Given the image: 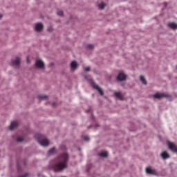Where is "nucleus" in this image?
Here are the masks:
<instances>
[{
	"mask_svg": "<svg viewBox=\"0 0 177 177\" xmlns=\"http://www.w3.org/2000/svg\"><path fill=\"white\" fill-rule=\"evenodd\" d=\"M68 154L67 153H61L51 165L52 169L55 172H60L67 168V162H68Z\"/></svg>",
	"mask_w": 177,
	"mask_h": 177,
	"instance_id": "obj_1",
	"label": "nucleus"
},
{
	"mask_svg": "<svg viewBox=\"0 0 177 177\" xmlns=\"http://www.w3.org/2000/svg\"><path fill=\"white\" fill-rule=\"evenodd\" d=\"M35 139H37V142H39L41 146L49 145V140L44 138V135L37 133L35 135Z\"/></svg>",
	"mask_w": 177,
	"mask_h": 177,
	"instance_id": "obj_2",
	"label": "nucleus"
},
{
	"mask_svg": "<svg viewBox=\"0 0 177 177\" xmlns=\"http://www.w3.org/2000/svg\"><path fill=\"white\" fill-rule=\"evenodd\" d=\"M91 85L94 89H96L99 92L101 96H103L104 95L103 90H102V88H100V87L97 84H95V82L91 81Z\"/></svg>",
	"mask_w": 177,
	"mask_h": 177,
	"instance_id": "obj_3",
	"label": "nucleus"
},
{
	"mask_svg": "<svg viewBox=\"0 0 177 177\" xmlns=\"http://www.w3.org/2000/svg\"><path fill=\"white\" fill-rule=\"evenodd\" d=\"M168 147L171 151L174 153H177V146L174 143L169 142Z\"/></svg>",
	"mask_w": 177,
	"mask_h": 177,
	"instance_id": "obj_4",
	"label": "nucleus"
},
{
	"mask_svg": "<svg viewBox=\"0 0 177 177\" xmlns=\"http://www.w3.org/2000/svg\"><path fill=\"white\" fill-rule=\"evenodd\" d=\"M118 81H125L127 80V75L124 74V72L121 71L118 75Z\"/></svg>",
	"mask_w": 177,
	"mask_h": 177,
	"instance_id": "obj_5",
	"label": "nucleus"
},
{
	"mask_svg": "<svg viewBox=\"0 0 177 177\" xmlns=\"http://www.w3.org/2000/svg\"><path fill=\"white\" fill-rule=\"evenodd\" d=\"M153 97L155 99H162V97H168V95H167L165 93H157L156 94H155L153 95Z\"/></svg>",
	"mask_w": 177,
	"mask_h": 177,
	"instance_id": "obj_6",
	"label": "nucleus"
},
{
	"mask_svg": "<svg viewBox=\"0 0 177 177\" xmlns=\"http://www.w3.org/2000/svg\"><path fill=\"white\" fill-rule=\"evenodd\" d=\"M12 65L14 67H19L20 66V59L19 57H16L15 59H12Z\"/></svg>",
	"mask_w": 177,
	"mask_h": 177,
	"instance_id": "obj_7",
	"label": "nucleus"
},
{
	"mask_svg": "<svg viewBox=\"0 0 177 177\" xmlns=\"http://www.w3.org/2000/svg\"><path fill=\"white\" fill-rule=\"evenodd\" d=\"M44 29V25L41 23H38L35 24V30L39 32V31H42Z\"/></svg>",
	"mask_w": 177,
	"mask_h": 177,
	"instance_id": "obj_8",
	"label": "nucleus"
},
{
	"mask_svg": "<svg viewBox=\"0 0 177 177\" xmlns=\"http://www.w3.org/2000/svg\"><path fill=\"white\" fill-rule=\"evenodd\" d=\"M35 66L38 68H44V67H45V64H44L42 60H37L36 61Z\"/></svg>",
	"mask_w": 177,
	"mask_h": 177,
	"instance_id": "obj_9",
	"label": "nucleus"
},
{
	"mask_svg": "<svg viewBox=\"0 0 177 177\" xmlns=\"http://www.w3.org/2000/svg\"><path fill=\"white\" fill-rule=\"evenodd\" d=\"M19 127V122L17 121L12 122L10 126V130L13 131V129H16Z\"/></svg>",
	"mask_w": 177,
	"mask_h": 177,
	"instance_id": "obj_10",
	"label": "nucleus"
},
{
	"mask_svg": "<svg viewBox=\"0 0 177 177\" xmlns=\"http://www.w3.org/2000/svg\"><path fill=\"white\" fill-rule=\"evenodd\" d=\"M77 67H78V64L75 61H73L71 63V68L72 71H74V70H77Z\"/></svg>",
	"mask_w": 177,
	"mask_h": 177,
	"instance_id": "obj_11",
	"label": "nucleus"
},
{
	"mask_svg": "<svg viewBox=\"0 0 177 177\" xmlns=\"http://www.w3.org/2000/svg\"><path fill=\"white\" fill-rule=\"evenodd\" d=\"M147 174H149V175H156L157 171L154 169H151L150 167L146 169Z\"/></svg>",
	"mask_w": 177,
	"mask_h": 177,
	"instance_id": "obj_12",
	"label": "nucleus"
},
{
	"mask_svg": "<svg viewBox=\"0 0 177 177\" xmlns=\"http://www.w3.org/2000/svg\"><path fill=\"white\" fill-rule=\"evenodd\" d=\"M168 27L172 30H177V24L176 23L171 22L168 24Z\"/></svg>",
	"mask_w": 177,
	"mask_h": 177,
	"instance_id": "obj_13",
	"label": "nucleus"
},
{
	"mask_svg": "<svg viewBox=\"0 0 177 177\" xmlns=\"http://www.w3.org/2000/svg\"><path fill=\"white\" fill-rule=\"evenodd\" d=\"M161 157H162V158H163V160H167V158H169V154H168V153H167V151H163L161 153Z\"/></svg>",
	"mask_w": 177,
	"mask_h": 177,
	"instance_id": "obj_14",
	"label": "nucleus"
},
{
	"mask_svg": "<svg viewBox=\"0 0 177 177\" xmlns=\"http://www.w3.org/2000/svg\"><path fill=\"white\" fill-rule=\"evenodd\" d=\"M114 95H115V96H116V97H118V99H120V100H124V97H122V94H121V93L115 92V93H114Z\"/></svg>",
	"mask_w": 177,
	"mask_h": 177,
	"instance_id": "obj_15",
	"label": "nucleus"
},
{
	"mask_svg": "<svg viewBox=\"0 0 177 177\" xmlns=\"http://www.w3.org/2000/svg\"><path fill=\"white\" fill-rule=\"evenodd\" d=\"M140 80L144 85H147V82H146V79H145V77H143L142 75L140 76Z\"/></svg>",
	"mask_w": 177,
	"mask_h": 177,
	"instance_id": "obj_16",
	"label": "nucleus"
},
{
	"mask_svg": "<svg viewBox=\"0 0 177 177\" xmlns=\"http://www.w3.org/2000/svg\"><path fill=\"white\" fill-rule=\"evenodd\" d=\"M100 157H107L109 156V153L107 151H102L99 153Z\"/></svg>",
	"mask_w": 177,
	"mask_h": 177,
	"instance_id": "obj_17",
	"label": "nucleus"
},
{
	"mask_svg": "<svg viewBox=\"0 0 177 177\" xmlns=\"http://www.w3.org/2000/svg\"><path fill=\"white\" fill-rule=\"evenodd\" d=\"M38 99L39 100H46L48 99V95H38Z\"/></svg>",
	"mask_w": 177,
	"mask_h": 177,
	"instance_id": "obj_18",
	"label": "nucleus"
},
{
	"mask_svg": "<svg viewBox=\"0 0 177 177\" xmlns=\"http://www.w3.org/2000/svg\"><path fill=\"white\" fill-rule=\"evenodd\" d=\"M56 151V149H55V147L51 148L49 151H48V154L52 155V154H55Z\"/></svg>",
	"mask_w": 177,
	"mask_h": 177,
	"instance_id": "obj_19",
	"label": "nucleus"
},
{
	"mask_svg": "<svg viewBox=\"0 0 177 177\" xmlns=\"http://www.w3.org/2000/svg\"><path fill=\"white\" fill-rule=\"evenodd\" d=\"M106 6V4L103 2L101 3L98 4V8L99 9H104V7Z\"/></svg>",
	"mask_w": 177,
	"mask_h": 177,
	"instance_id": "obj_20",
	"label": "nucleus"
},
{
	"mask_svg": "<svg viewBox=\"0 0 177 177\" xmlns=\"http://www.w3.org/2000/svg\"><path fill=\"white\" fill-rule=\"evenodd\" d=\"M24 140V138L23 137H18L17 138V142H23Z\"/></svg>",
	"mask_w": 177,
	"mask_h": 177,
	"instance_id": "obj_21",
	"label": "nucleus"
},
{
	"mask_svg": "<svg viewBox=\"0 0 177 177\" xmlns=\"http://www.w3.org/2000/svg\"><path fill=\"white\" fill-rule=\"evenodd\" d=\"M57 15L58 16H62L63 15V11L62 10H58L57 12Z\"/></svg>",
	"mask_w": 177,
	"mask_h": 177,
	"instance_id": "obj_22",
	"label": "nucleus"
},
{
	"mask_svg": "<svg viewBox=\"0 0 177 177\" xmlns=\"http://www.w3.org/2000/svg\"><path fill=\"white\" fill-rule=\"evenodd\" d=\"M87 49H93V45L92 44L87 45Z\"/></svg>",
	"mask_w": 177,
	"mask_h": 177,
	"instance_id": "obj_23",
	"label": "nucleus"
},
{
	"mask_svg": "<svg viewBox=\"0 0 177 177\" xmlns=\"http://www.w3.org/2000/svg\"><path fill=\"white\" fill-rule=\"evenodd\" d=\"M84 71H91V68L90 67L84 68Z\"/></svg>",
	"mask_w": 177,
	"mask_h": 177,
	"instance_id": "obj_24",
	"label": "nucleus"
},
{
	"mask_svg": "<svg viewBox=\"0 0 177 177\" xmlns=\"http://www.w3.org/2000/svg\"><path fill=\"white\" fill-rule=\"evenodd\" d=\"M84 140H86V142H88V140H89V138L88 136H85Z\"/></svg>",
	"mask_w": 177,
	"mask_h": 177,
	"instance_id": "obj_25",
	"label": "nucleus"
},
{
	"mask_svg": "<svg viewBox=\"0 0 177 177\" xmlns=\"http://www.w3.org/2000/svg\"><path fill=\"white\" fill-rule=\"evenodd\" d=\"M27 63H30V59H29L28 57H27Z\"/></svg>",
	"mask_w": 177,
	"mask_h": 177,
	"instance_id": "obj_26",
	"label": "nucleus"
},
{
	"mask_svg": "<svg viewBox=\"0 0 177 177\" xmlns=\"http://www.w3.org/2000/svg\"><path fill=\"white\" fill-rule=\"evenodd\" d=\"M17 168H18V171H20V166H19V165H17Z\"/></svg>",
	"mask_w": 177,
	"mask_h": 177,
	"instance_id": "obj_27",
	"label": "nucleus"
},
{
	"mask_svg": "<svg viewBox=\"0 0 177 177\" xmlns=\"http://www.w3.org/2000/svg\"><path fill=\"white\" fill-rule=\"evenodd\" d=\"M0 19H2V15H0Z\"/></svg>",
	"mask_w": 177,
	"mask_h": 177,
	"instance_id": "obj_28",
	"label": "nucleus"
},
{
	"mask_svg": "<svg viewBox=\"0 0 177 177\" xmlns=\"http://www.w3.org/2000/svg\"><path fill=\"white\" fill-rule=\"evenodd\" d=\"M48 31H50V28H48Z\"/></svg>",
	"mask_w": 177,
	"mask_h": 177,
	"instance_id": "obj_29",
	"label": "nucleus"
}]
</instances>
